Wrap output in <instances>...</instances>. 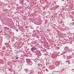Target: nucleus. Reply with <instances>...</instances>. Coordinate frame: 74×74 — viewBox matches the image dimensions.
<instances>
[{
	"mask_svg": "<svg viewBox=\"0 0 74 74\" xmlns=\"http://www.w3.org/2000/svg\"><path fill=\"white\" fill-rule=\"evenodd\" d=\"M68 49V47H65L64 48L65 50H66V51H67V50Z\"/></svg>",
	"mask_w": 74,
	"mask_h": 74,
	"instance_id": "0eeeda50",
	"label": "nucleus"
},
{
	"mask_svg": "<svg viewBox=\"0 0 74 74\" xmlns=\"http://www.w3.org/2000/svg\"><path fill=\"white\" fill-rule=\"evenodd\" d=\"M24 70L26 73H27V72H28V69H25Z\"/></svg>",
	"mask_w": 74,
	"mask_h": 74,
	"instance_id": "39448f33",
	"label": "nucleus"
},
{
	"mask_svg": "<svg viewBox=\"0 0 74 74\" xmlns=\"http://www.w3.org/2000/svg\"><path fill=\"white\" fill-rule=\"evenodd\" d=\"M27 50H29V49H27Z\"/></svg>",
	"mask_w": 74,
	"mask_h": 74,
	"instance_id": "a211bd4d",
	"label": "nucleus"
},
{
	"mask_svg": "<svg viewBox=\"0 0 74 74\" xmlns=\"http://www.w3.org/2000/svg\"><path fill=\"white\" fill-rule=\"evenodd\" d=\"M28 74H32V73H29Z\"/></svg>",
	"mask_w": 74,
	"mask_h": 74,
	"instance_id": "f3484780",
	"label": "nucleus"
},
{
	"mask_svg": "<svg viewBox=\"0 0 74 74\" xmlns=\"http://www.w3.org/2000/svg\"><path fill=\"white\" fill-rule=\"evenodd\" d=\"M36 49H37V48H36V47H33L31 49V51H35Z\"/></svg>",
	"mask_w": 74,
	"mask_h": 74,
	"instance_id": "7ed1b4c3",
	"label": "nucleus"
},
{
	"mask_svg": "<svg viewBox=\"0 0 74 74\" xmlns=\"http://www.w3.org/2000/svg\"><path fill=\"white\" fill-rule=\"evenodd\" d=\"M18 27H19V22H18Z\"/></svg>",
	"mask_w": 74,
	"mask_h": 74,
	"instance_id": "f8f14e48",
	"label": "nucleus"
},
{
	"mask_svg": "<svg viewBox=\"0 0 74 74\" xmlns=\"http://www.w3.org/2000/svg\"><path fill=\"white\" fill-rule=\"evenodd\" d=\"M66 63H68V64H70V62L69 60H67L66 61Z\"/></svg>",
	"mask_w": 74,
	"mask_h": 74,
	"instance_id": "20e7f679",
	"label": "nucleus"
},
{
	"mask_svg": "<svg viewBox=\"0 0 74 74\" xmlns=\"http://www.w3.org/2000/svg\"><path fill=\"white\" fill-rule=\"evenodd\" d=\"M26 62L28 64H29V65L31 66L32 64H33L32 62H31V60L30 59H26Z\"/></svg>",
	"mask_w": 74,
	"mask_h": 74,
	"instance_id": "f257e3e1",
	"label": "nucleus"
},
{
	"mask_svg": "<svg viewBox=\"0 0 74 74\" xmlns=\"http://www.w3.org/2000/svg\"><path fill=\"white\" fill-rule=\"evenodd\" d=\"M64 58V59H67V57H65Z\"/></svg>",
	"mask_w": 74,
	"mask_h": 74,
	"instance_id": "9b49d317",
	"label": "nucleus"
},
{
	"mask_svg": "<svg viewBox=\"0 0 74 74\" xmlns=\"http://www.w3.org/2000/svg\"><path fill=\"white\" fill-rule=\"evenodd\" d=\"M10 53H11V52H12V50H10L9 51Z\"/></svg>",
	"mask_w": 74,
	"mask_h": 74,
	"instance_id": "1a4fd4ad",
	"label": "nucleus"
},
{
	"mask_svg": "<svg viewBox=\"0 0 74 74\" xmlns=\"http://www.w3.org/2000/svg\"><path fill=\"white\" fill-rule=\"evenodd\" d=\"M34 62L36 63L37 62V61H36V60H34Z\"/></svg>",
	"mask_w": 74,
	"mask_h": 74,
	"instance_id": "2eb2a0df",
	"label": "nucleus"
},
{
	"mask_svg": "<svg viewBox=\"0 0 74 74\" xmlns=\"http://www.w3.org/2000/svg\"><path fill=\"white\" fill-rule=\"evenodd\" d=\"M71 26H74V22H73L72 23H71L70 24Z\"/></svg>",
	"mask_w": 74,
	"mask_h": 74,
	"instance_id": "423d86ee",
	"label": "nucleus"
},
{
	"mask_svg": "<svg viewBox=\"0 0 74 74\" xmlns=\"http://www.w3.org/2000/svg\"><path fill=\"white\" fill-rule=\"evenodd\" d=\"M42 52H46V54H47L48 53V52L47 51V49H43L42 48H41V49L40 50Z\"/></svg>",
	"mask_w": 74,
	"mask_h": 74,
	"instance_id": "f03ea898",
	"label": "nucleus"
},
{
	"mask_svg": "<svg viewBox=\"0 0 74 74\" xmlns=\"http://www.w3.org/2000/svg\"><path fill=\"white\" fill-rule=\"evenodd\" d=\"M38 66L39 67H40V66H41V65H40V64H38Z\"/></svg>",
	"mask_w": 74,
	"mask_h": 74,
	"instance_id": "9d476101",
	"label": "nucleus"
},
{
	"mask_svg": "<svg viewBox=\"0 0 74 74\" xmlns=\"http://www.w3.org/2000/svg\"><path fill=\"white\" fill-rule=\"evenodd\" d=\"M36 28H38V27H36Z\"/></svg>",
	"mask_w": 74,
	"mask_h": 74,
	"instance_id": "6ab92c4d",
	"label": "nucleus"
},
{
	"mask_svg": "<svg viewBox=\"0 0 74 74\" xmlns=\"http://www.w3.org/2000/svg\"><path fill=\"white\" fill-rule=\"evenodd\" d=\"M46 71L48 72V70L47 69H46Z\"/></svg>",
	"mask_w": 74,
	"mask_h": 74,
	"instance_id": "ddd939ff",
	"label": "nucleus"
},
{
	"mask_svg": "<svg viewBox=\"0 0 74 74\" xmlns=\"http://www.w3.org/2000/svg\"><path fill=\"white\" fill-rule=\"evenodd\" d=\"M18 58H19L18 57H17L16 58V59H18Z\"/></svg>",
	"mask_w": 74,
	"mask_h": 74,
	"instance_id": "4468645a",
	"label": "nucleus"
},
{
	"mask_svg": "<svg viewBox=\"0 0 74 74\" xmlns=\"http://www.w3.org/2000/svg\"><path fill=\"white\" fill-rule=\"evenodd\" d=\"M18 38H17L16 39V40H18Z\"/></svg>",
	"mask_w": 74,
	"mask_h": 74,
	"instance_id": "dca6fc26",
	"label": "nucleus"
},
{
	"mask_svg": "<svg viewBox=\"0 0 74 74\" xmlns=\"http://www.w3.org/2000/svg\"><path fill=\"white\" fill-rule=\"evenodd\" d=\"M3 50H5V47H3Z\"/></svg>",
	"mask_w": 74,
	"mask_h": 74,
	"instance_id": "6e6552de",
	"label": "nucleus"
}]
</instances>
